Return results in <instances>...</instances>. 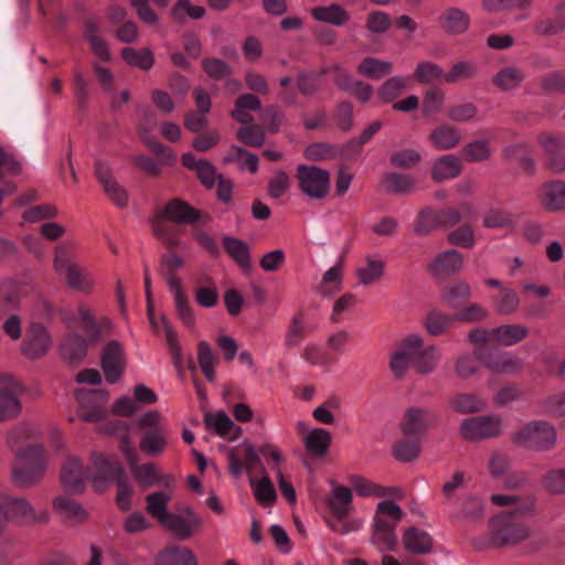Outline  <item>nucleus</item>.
Masks as SVG:
<instances>
[{"mask_svg": "<svg viewBox=\"0 0 565 565\" xmlns=\"http://www.w3.org/2000/svg\"><path fill=\"white\" fill-rule=\"evenodd\" d=\"M89 483L96 492H103L124 473V468L114 455L93 451L88 461Z\"/></svg>", "mask_w": 565, "mask_h": 565, "instance_id": "4", "label": "nucleus"}, {"mask_svg": "<svg viewBox=\"0 0 565 565\" xmlns=\"http://www.w3.org/2000/svg\"><path fill=\"white\" fill-rule=\"evenodd\" d=\"M237 138L249 147H260L265 141V131L258 125L247 124L237 131Z\"/></svg>", "mask_w": 565, "mask_h": 565, "instance_id": "64", "label": "nucleus"}, {"mask_svg": "<svg viewBox=\"0 0 565 565\" xmlns=\"http://www.w3.org/2000/svg\"><path fill=\"white\" fill-rule=\"evenodd\" d=\"M511 439L518 446L543 451L554 447L557 438L554 426L544 420H533L514 431Z\"/></svg>", "mask_w": 565, "mask_h": 565, "instance_id": "5", "label": "nucleus"}, {"mask_svg": "<svg viewBox=\"0 0 565 565\" xmlns=\"http://www.w3.org/2000/svg\"><path fill=\"white\" fill-rule=\"evenodd\" d=\"M332 436L324 428H312L302 438L306 451L315 457H322L331 445Z\"/></svg>", "mask_w": 565, "mask_h": 565, "instance_id": "33", "label": "nucleus"}, {"mask_svg": "<svg viewBox=\"0 0 565 565\" xmlns=\"http://www.w3.org/2000/svg\"><path fill=\"white\" fill-rule=\"evenodd\" d=\"M493 302L494 308L499 313L510 315L518 309L520 300L513 289L502 288Z\"/></svg>", "mask_w": 565, "mask_h": 565, "instance_id": "58", "label": "nucleus"}, {"mask_svg": "<svg viewBox=\"0 0 565 565\" xmlns=\"http://www.w3.org/2000/svg\"><path fill=\"white\" fill-rule=\"evenodd\" d=\"M223 245L226 253L235 260V263L243 269L250 267V254L248 245L235 237L225 236Z\"/></svg>", "mask_w": 565, "mask_h": 565, "instance_id": "44", "label": "nucleus"}, {"mask_svg": "<svg viewBox=\"0 0 565 565\" xmlns=\"http://www.w3.org/2000/svg\"><path fill=\"white\" fill-rule=\"evenodd\" d=\"M440 359L441 352L437 345H423L413 367L419 374H429L437 369Z\"/></svg>", "mask_w": 565, "mask_h": 565, "instance_id": "40", "label": "nucleus"}, {"mask_svg": "<svg viewBox=\"0 0 565 565\" xmlns=\"http://www.w3.org/2000/svg\"><path fill=\"white\" fill-rule=\"evenodd\" d=\"M445 104V93L438 87H430L423 98L424 116H431L441 111Z\"/></svg>", "mask_w": 565, "mask_h": 565, "instance_id": "59", "label": "nucleus"}, {"mask_svg": "<svg viewBox=\"0 0 565 565\" xmlns=\"http://www.w3.org/2000/svg\"><path fill=\"white\" fill-rule=\"evenodd\" d=\"M352 490L349 487L333 484L328 505L334 516L344 519L352 509Z\"/></svg>", "mask_w": 565, "mask_h": 565, "instance_id": "32", "label": "nucleus"}, {"mask_svg": "<svg viewBox=\"0 0 565 565\" xmlns=\"http://www.w3.org/2000/svg\"><path fill=\"white\" fill-rule=\"evenodd\" d=\"M172 17L177 21H183L185 18L200 19L204 15L205 9L201 6H193L189 0H179L173 9Z\"/></svg>", "mask_w": 565, "mask_h": 565, "instance_id": "63", "label": "nucleus"}, {"mask_svg": "<svg viewBox=\"0 0 565 565\" xmlns=\"http://www.w3.org/2000/svg\"><path fill=\"white\" fill-rule=\"evenodd\" d=\"M51 343L47 330L39 323H31L22 342L21 351L28 359L36 360L47 353Z\"/></svg>", "mask_w": 565, "mask_h": 565, "instance_id": "14", "label": "nucleus"}, {"mask_svg": "<svg viewBox=\"0 0 565 565\" xmlns=\"http://www.w3.org/2000/svg\"><path fill=\"white\" fill-rule=\"evenodd\" d=\"M2 520L18 525L47 523L50 513L46 508H36L23 497L0 495Z\"/></svg>", "mask_w": 565, "mask_h": 565, "instance_id": "3", "label": "nucleus"}, {"mask_svg": "<svg viewBox=\"0 0 565 565\" xmlns=\"http://www.w3.org/2000/svg\"><path fill=\"white\" fill-rule=\"evenodd\" d=\"M527 329L521 324H504L492 329L493 343L511 347L527 337Z\"/></svg>", "mask_w": 565, "mask_h": 565, "instance_id": "35", "label": "nucleus"}, {"mask_svg": "<svg viewBox=\"0 0 565 565\" xmlns=\"http://www.w3.org/2000/svg\"><path fill=\"white\" fill-rule=\"evenodd\" d=\"M348 482L352 488L351 490L364 498L397 497L401 494V490L397 488L382 487L359 475L350 476Z\"/></svg>", "mask_w": 565, "mask_h": 565, "instance_id": "20", "label": "nucleus"}, {"mask_svg": "<svg viewBox=\"0 0 565 565\" xmlns=\"http://www.w3.org/2000/svg\"><path fill=\"white\" fill-rule=\"evenodd\" d=\"M60 480L66 491L83 493L89 483L87 462L75 454H68L61 466Z\"/></svg>", "mask_w": 565, "mask_h": 565, "instance_id": "7", "label": "nucleus"}, {"mask_svg": "<svg viewBox=\"0 0 565 565\" xmlns=\"http://www.w3.org/2000/svg\"><path fill=\"white\" fill-rule=\"evenodd\" d=\"M95 174L108 200L117 207H126L128 205L129 194L115 179L110 167L103 161H97L95 164Z\"/></svg>", "mask_w": 565, "mask_h": 565, "instance_id": "12", "label": "nucleus"}, {"mask_svg": "<svg viewBox=\"0 0 565 565\" xmlns=\"http://www.w3.org/2000/svg\"><path fill=\"white\" fill-rule=\"evenodd\" d=\"M337 84L353 93L361 102H367L372 96V87L369 84L354 81L347 74H340L335 77Z\"/></svg>", "mask_w": 565, "mask_h": 565, "instance_id": "52", "label": "nucleus"}, {"mask_svg": "<svg viewBox=\"0 0 565 565\" xmlns=\"http://www.w3.org/2000/svg\"><path fill=\"white\" fill-rule=\"evenodd\" d=\"M63 321L70 328H83L93 339L98 337L97 321L90 309L84 305H81L77 311H65L63 313Z\"/></svg>", "mask_w": 565, "mask_h": 565, "instance_id": "26", "label": "nucleus"}, {"mask_svg": "<svg viewBox=\"0 0 565 565\" xmlns=\"http://www.w3.org/2000/svg\"><path fill=\"white\" fill-rule=\"evenodd\" d=\"M438 227H440L439 213L431 209H424L418 214L414 231L416 234L424 236Z\"/></svg>", "mask_w": 565, "mask_h": 565, "instance_id": "57", "label": "nucleus"}, {"mask_svg": "<svg viewBox=\"0 0 565 565\" xmlns=\"http://www.w3.org/2000/svg\"><path fill=\"white\" fill-rule=\"evenodd\" d=\"M204 423L209 429L228 440H235L242 435V428L236 426L224 412L205 414Z\"/></svg>", "mask_w": 565, "mask_h": 565, "instance_id": "22", "label": "nucleus"}, {"mask_svg": "<svg viewBox=\"0 0 565 565\" xmlns=\"http://www.w3.org/2000/svg\"><path fill=\"white\" fill-rule=\"evenodd\" d=\"M21 412L18 390L11 379L0 381V420L15 417Z\"/></svg>", "mask_w": 565, "mask_h": 565, "instance_id": "21", "label": "nucleus"}, {"mask_svg": "<svg viewBox=\"0 0 565 565\" xmlns=\"http://www.w3.org/2000/svg\"><path fill=\"white\" fill-rule=\"evenodd\" d=\"M249 484L256 501L263 507H271L277 499L273 482L267 476L257 479L249 477Z\"/></svg>", "mask_w": 565, "mask_h": 565, "instance_id": "41", "label": "nucleus"}, {"mask_svg": "<svg viewBox=\"0 0 565 565\" xmlns=\"http://www.w3.org/2000/svg\"><path fill=\"white\" fill-rule=\"evenodd\" d=\"M87 343L78 334L67 335L61 344V354L70 362L77 361L86 354Z\"/></svg>", "mask_w": 565, "mask_h": 565, "instance_id": "48", "label": "nucleus"}, {"mask_svg": "<svg viewBox=\"0 0 565 565\" xmlns=\"http://www.w3.org/2000/svg\"><path fill=\"white\" fill-rule=\"evenodd\" d=\"M461 172V162L455 154L440 157L433 166L431 177L435 181L454 179Z\"/></svg>", "mask_w": 565, "mask_h": 565, "instance_id": "38", "label": "nucleus"}, {"mask_svg": "<svg viewBox=\"0 0 565 565\" xmlns=\"http://www.w3.org/2000/svg\"><path fill=\"white\" fill-rule=\"evenodd\" d=\"M385 262L379 257L367 256L363 265L356 269V276L362 285L376 284L384 275Z\"/></svg>", "mask_w": 565, "mask_h": 565, "instance_id": "37", "label": "nucleus"}, {"mask_svg": "<svg viewBox=\"0 0 565 565\" xmlns=\"http://www.w3.org/2000/svg\"><path fill=\"white\" fill-rule=\"evenodd\" d=\"M52 507L56 514L72 523L84 522L88 515L82 504L65 494L55 497Z\"/></svg>", "mask_w": 565, "mask_h": 565, "instance_id": "24", "label": "nucleus"}, {"mask_svg": "<svg viewBox=\"0 0 565 565\" xmlns=\"http://www.w3.org/2000/svg\"><path fill=\"white\" fill-rule=\"evenodd\" d=\"M224 160L225 162L236 161L241 169H247L250 173H255L258 170L257 156L241 147L233 146Z\"/></svg>", "mask_w": 565, "mask_h": 565, "instance_id": "53", "label": "nucleus"}, {"mask_svg": "<svg viewBox=\"0 0 565 565\" xmlns=\"http://www.w3.org/2000/svg\"><path fill=\"white\" fill-rule=\"evenodd\" d=\"M503 433V418L497 414L466 418L459 426V435L468 441L499 437Z\"/></svg>", "mask_w": 565, "mask_h": 565, "instance_id": "6", "label": "nucleus"}, {"mask_svg": "<svg viewBox=\"0 0 565 565\" xmlns=\"http://www.w3.org/2000/svg\"><path fill=\"white\" fill-rule=\"evenodd\" d=\"M394 457L403 462H411L418 458L420 454V444L418 440H399L395 444Z\"/></svg>", "mask_w": 565, "mask_h": 565, "instance_id": "61", "label": "nucleus"}, {"mask_svg": "<svg viewBox=\"0 0 565 565\" xmlns=\"http://www.w3.org/2000/svg\"><path fill=\"white\" fill-rule=\"evenodd\" d=\"M481 360L488 370L498 374H516L523 369L522 360L510 352H495Z\"/></svg>", "mask_w": 565, "mask_h": 565, "instance_id": "18", "label": "nucleus"}, {"mask_svg": "<svg viewBox=\"0 0 565 565\" xmlns=\"http://www.w3.org/2000/svg\"><path fill=\"white\" fill-rule=\"evenodd\" d=\"M343 277V268L340 263L332 266L323 275L320 290L323 295H332L340 290Z\"/></svg>", "mask_w": 565, "mask_h": 565, "instance_id": "60", "label": "nucleus"}, {"mask_svg": "<svg viewBox=\"0 0 565 565\" xmlns=\"http://www.w3.org/2000/svg\"><path fill=\"white\" fill-rule=\"evenodd\" d=\"M491 543L497 546L514 544L527 536L524 525L512 521L509 513L500 514L490 521Z\"/></svg>", "mask_w": 565, "mask_h": 565, "instance_id": "10", "label": "nucleus"}, {"mask_svg": "<svg viewBox=\"0 0 565 565\" xmlns=\"http://www.w3.org/2000/svg\"><path fill=\"white\" fill-rule=\"evenodd\" d=\"M198 362L206 380L213 382L215 380V356L211 345L205 341L199 342Z\"/></svg>", "mask_w": 565, "mask_h": 565, "instance_id": "54", "label": "nucleus"}, {"mask_svg": "<svg viewBox=\"0 0 565 565\" xmlns=\"http://www.w3.org/2000/svg\"><path fill=\"white\" fill-rule=\"evenodd\" d=\"M429 139L435 148L448 150L459 145L461 134L456 127L441 125L431 131Z\"/></svg>", "mask_w": 565, "mask_h": 565, "instance_id": "36", "label": "nucleus"}, {"mask_svg": "<svg viewBox=\"0 0 565 565\" xmlns=\"http://www.w3.org/2000/svg\"><path fill=\"white\" fill-rule=\"evenodd\" d=\"M157 565H199L195 554L184 546H170L160 551Z\"/></svg>", "mask_w": 565, "mask_h": 565, "instance_id": "28", "label": "nucleus"}, {"mask_svg": "<svg viewBox=\"0 0 565 565\" xmlns=\"http://www.w3.org/2000/svg\"><path fill=\"white\" fill-rule=\"evenodd\" d=\"M259 452L250 444L244 443L227 454L230 473L239 478L244 471L250 472L259 462Z\"/></svg>", "mask_w": 565, "mask_h": 565, "instance_id": "13", "label": "nucleus"}, {"mask_svg": "<svg viewBox=\"0 0 565 565\" xmlns=\"http://www.w3.org/2000/svg\"><path fill=\"white\" fill-rule=\"evenodd\" d=\"M540 412L551 417L565 416V393L554 394L542 399Z\"/></svg>", "mask_w": 565, "mask_h": 565, "instance_id": "62", "label": "nucleus"}, {"mask_svg": "<svg viewBox=\"0 0 565 565\" xmlns=\"http://www.w3.org/2000/svg\"><path fill=\"white\" fill-rule=\"evenodd\" d=\"M402 542L407 552L416 555L428 554L433 548L431 536L415 526L405 530Z\"/></svg>", "mask_w": 565, "mask_h": 565, "instance_id": "27", "label": "nucleus"}, {"mask_svg": "<svg viewBox=\"0 0 565 565\" xmlns=\"http://www.w3.org/2000/svg\"><path fill=\"white\" fill-rule=\"evenodd\" d=\"M469 23L468 14L456 8L446 10L440 17L441 28L452 34L463 33L469 28Z\"/></svg>", "mask_w": 565, "mask_h": 565, "instance_id": "42", "label": "nucleus"}, {"mask_svg": "<svg viewBox=\"0 0 565 565\" xmlns=\"http://www.w3.org/2000/svg\"><path fill=\"white\" fill-rule=\"evenodd\" d=\"M311 14L317 21L338 26L344 24L349 19L347 11L338 4L313 8Z\"/></svg>", "mask_w": 565, "mask_h": 565, "instance_id": "46", "label": "nucleus"}, {"mask_svg": "<svg viewBox=\"0 0 565 565\" xmlns=\"http://www.w3.org/2000/svg\"><path fill=\"white\" fill-rule=\"evenodd\" d=\"M78 403V416L85 422H97L106 414L108 395L102 390H78L76 391Z\"/></svg>", "mask_w": 565, "mask_h": 565, "instance_id": "11", "label": "nucleus"}, {"mask_svg": "<svg viewBox=\"0 0 565 565\" xmlns=\"http://www.w3.org/2000/svg\"><path fill=\"white\" fill-rule=\"evenodd\" d=\"M161 218L175 223H193L200 218V212L181 200L170 201L162 211Z\"/></svg>", "mask_w": 565, "mask_h": 565, "instance_id": "30", "label": "nucleus"}, {"mask_svg": "<svg viewBox=\"0 0 565 565\" xmlns=\"http://www.w3.org/2000/svg\"><path fill=\"white\" fill-rule=\"evenodd\" d=\"M102 365L105 377L109 383H115L121 376L125 366L122 347L116 342H109L104 349Z\"/></svg>", "mask_w": 565, "mask_h": 565, "instance_id": "17", "label": "nucleus"}, {"mask_svg": "<svg viewBox=\"0 0 565 565\" xmlns=\"http://www.w3.org/2000/svg\"><path fill=\"white\" fill-rule=\"evenodd\" d=\"M471 288L468 282L458 280L444 287L441 291V300L449 308H457L459 305L469 299Z\"/></svg>", "mask_w": 565, "mask_h": 565, "instance_id": "43", "label": "nucleus"}, {"mask_svg": "<svg viewBox=\"0 0 565 565\" xmlns=\"http://www.w3.org/2000/svg\"><path fill=\"white\" fill-rule=\"evenodd\" d=\"M392 63L375 57H365L358 65V73L371 79H380L392 72Z\"/></svg>", "mask_w": 565, "mask_h": 565, "instance_id": "45", "label": "nucleus"}, {"mask_svg": "<svg viewBox=\"0 0 565 565\" xmlns=\"http://www.w3.org/2000/svg\"><path fill=\"white\" fill-rule=\"evenodd\" d=\"M456 316H449L438 310L430 311L425 320V328L430 335H440L452 327Z\"/></svg>", "mask_w": 565, "mask_h": 565, "instance_id": "47", "label": "nucleus"}, {"mask_svg": "<svg viewBox=\"0 0 565 565\" xmlns=\"http://www.w3.org/2000/svg\"><path fill=\"white\" fill-rule=\"evenodd\" d=\"M161 525L178 539L188 540L202 529L203 519L192 508L183 507L177 513H170Z\"/></svg>", "mask_w": 565, "mask_h": 565, "instance_id": "9", "label": "nucleus"}, {"mask_svg": "<svg viewBox=\"0 0 565 565\" xmlns=\"http://www.w3.org/2000/svg\"><path fill=\"white\" fill-rule=\"evenodd\" d=\"M40 429L31 423H21L10 430L8 447L13 454L12 482L19 488H31L43 478L49 459L44 446L36 441Z\"/></svg>", "mask_w": 565, "mask_h": 565, "instance_id": "1", "label": "nucleus"}, {"mask_svg": "<svg viewBox=\"0 0 565 565\" xmlns=\"http://www.w3.org/2000/svg\"><path fill=\"white\" fill-rule=\"evenodd\" d=\"M173 489L167 491H156L146 497V511L154 518L161 525L171 512L168 511V504L172 499Z\"/></svg>", "mask_w": 565, "mask_h": 565, "instance_id": "31", "label": "nucleus"}, {"mask_svg": "<svg viewBox=\"0 0 565 565\" xmlns=\"http://www.w3.org/2000/svg\"><path fill=\"white\" fill-rule=\"evenodd\" d=\"M462 265L463 257L461 253L456 249H448L434 258L428 265V270L435 277L444 278L461 270Z\"/></svg>", "mask_w": 565, "mask_h": 565, "instance_id": "19", "label": "nucleus"}, {"mask_svg": "<svg viewBox=\"0 0 565 565\" xmlns=\"http://www.w3.org/2000/svg\"><path fill=\"white\" fill-rule=\"evenodd\" d=\"M539 201L548 211L565 210V182L551 181L543 184L539 193Z\"/></svg>", "mask_w": 565, "mask_h": 565, "instance_id": "23", "label": "nucleus"}, {"mask_svg": "<svg viewBox=\"0 0 565 565\" xmlns=\"http://www.w3.org/2000/svg\"><path fill=\"white\" fill-rule=\"evenodd\" d=\"M514 223V215L500 207L488 210L483 216V225L488 228H510Z\"/></svg>", "mask_w": 565, "mask_h": 565, "instance_id": "49", "label": "nucleus"}, {"mask_svg": "<svg viewBox=\"0 0 565 565\" xmlns=\"http://www.w3.org/2000/svg\"><path fill=\"white\" fill-rule=\"evenodd\" d=\"M121 56L127 64L145 71L150 70L154 62L152 52L147 49L136 50L132 47H125L121 51Z\"/></svg>", "mask_w": 565, "mask_h": 565, "instance_id": "50", "label": "nucleus"}, {"mask_svg": "<svg viewBox=\"0 0 565 565\" xmlns=\"http://www.w3.org/2000/svg\"><path fill=\"white\" fill-rule=\"evenodd\" d=\"M156 126V119L149 113H145L142 121L138 126V134L146 146L156 153H162L164 147L153 137L150 136L152 128Z\"/></svg>", "mask_w": 565, "mask_h": 565, "instance_id": "55", "label": "nucleus"}, {"mask_svg": "<svg viewBox=\"0 0 565 565\" xmlns=\"http://www.w3.org/2000/svg\"><path fill=\"white\" fill-rule=\"evenodd\" d=\"M449 406L459 414H472L483 411L486 402L473 393H458L450 398Z\"/></svg>", "mask_w": 565, "mask_h": 565, "instance_id": "39", "label": "nucleus"}, {"mask_svg": "<svg viewBox=\"0 0 565 565\" xmlns=\"http://www.w3.org/2000/svg\"><path fill=\"white\" fill-rule=\"evenodd\" d=\"M403 516V510L393 501H381L375 510L372 527L395 530Z\"/></svg>", "mask_w": 565, "mask_h": 565, "instance_id": "25", "label": "nucleus"}, {"mask_svg": "<svg viewBox=\"0 0 565 565\" xmlns=\"http://www.w3.org/2000/svg\"><path fill=\"white\" fill-rule=\"evenodd\" d=\"M444 76L443 68L433 62L418 63L414 72V78L422 84L444 81Z\"/></svg>", "mask_w": 565, "mask_h": 565, "instance_id": "56", "label": "nucleus"}, {"mask_svg": "<svg viewBox=\"0 0 565 565\" xmlns=\"http://www.w3.org/2000/svg\"><path fill=\"white\" fill-rule=\"evenodd\" d=\"M129 468L136 481L142 487L160 484L166 489H174V478L171 475H161L153 463L139 465L135 461Z\"/></svg>", "mask_w": 565, "mask_h": 565, "instance_id": "16", "label": "nucleus"}, {"mask_svg": "<svg viewBox=\"0 0 565 565\" xmlns=\"http://www.w3.org/2000/svg\"><path fill=\"white\" fill-rule=\"evenodd\" d=\"M168 428H159L157 430H147L140 440V449L148 456H159L168 447Z\"/></svg>", "mask_w": 565, "mask_h": 565, "instance_id": "34", "label": "nucleus"}, {"mask_svg": "<svg viewBox=\"0 0 565 565\" xmlns=\"http://www.w3.org/2000/svg\"><path fill=\"white\" fill-rule=\"evenodd\" d=\"M181 161L185 168L196 171L198 178L207 189L213 188L216 179L220 178L216 174L215 167L205 159L196 160L192 153H184Z\"/></svg>", "mask_w": 565, "mask_h": 565, "instance_id": "29", "label": "nucleus"}, {"mask_svg": "<svg viewBox=\"0 0 565 565\" xmlns=\"http://www.w3.org/2000/svg\"><path fill=\"white\" fill-rule=\"evenodd\" d=\"M53 267L70 288L83 294H89L94 289L92 274L75 262V253L71 244L63 243L55 247Z\"/></svg>", "mask_w": 565, "mask_h": 565, "instance_id": "2", "label": "nucleus"}, {"mask_svg": "<svg viewBox=\"0 0 565 565\" xmlns=\"http://www.w3.org/2000/svg\"><path fill=\"white\" fill-rule=\"evenodd\" d=\"M371 543L381 553L395 551L397 546L395 530L372 527Z\"/></svg>", "mask_w": 565, "mask_h": 565, "instance_id": "51", "label": "nucleus"}, {"mask_svg": "<svg viewBox=\"0 0 565 565\" xmlns=\"http://www.w3.org/2000/svg\"><path fill=\"white\" fill-rule=\"evenodd\" d=\"M436 423L435 416L425 408L409 407L405 411L399 428L405 436H422Z\"/></svg>", "mask_w": 565, "mask_h": 565, "instance_id": "15", "label": "nucleus"}, {"mask_svg": "<svg viewBox=\"0 0 565 565\" xmlns=\"http://www.w3.org/2000/svg\"><path fill=\"white\" fill-rule=\"evenodd\" d=\"M300 190L311 199L324 198L330 188V174L315 166L300 164L297 169Z\"/></svg>", "mask_w": 565, "mask_h": 565, "instance_id": "8", "label": "nucleus"}]
</instances>
